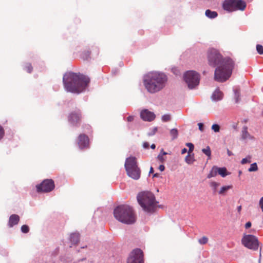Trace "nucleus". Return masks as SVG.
Listing matches in <instances>:
<instances>
[{"label": "nucleus", "instance_id": "obj_1", "mask_svg": "<svg viewBox=\"0 0 263 263\" xmlns=\"http://www.w3.org/2000/svg\"><path fill=\"white\" fill-rule=\"evenodd\" d=\"M208 58L210 66H217L214 72L215 80L223 82L230 77L234 67V62L231 59L223 58L219 52L215 49L209 51Z\"/></svg>", "mask_w": 263, "mask_h": 263}, {"label": "nucleus", "instance_id": "obj_2", "mask_svg": "<svg viewBox=\"0 0 263 263\" xmlns=\"http://www.w3.org/2000/svg\"><path fill=\"white\" fill-rule=\"evenodd\" d=\"M63 82L67 91L79 93L85 89L89 80L83 75L67 72L63 76Z\"/></svg>", "mask_w": 263, "mask_h": 263}, {"label": "nucleus", "instance_id": "obj_3", "mask_svg": "<svg viewBox=\"0 0 263 263\" xmlns=\"http://www.w3.org/2000/svg\"><path fill=\"white\" fill-rule=\"evenodd\" d=\"M167 81V77L162 73L151 72L147 74L144 80V84L151 93H155L162 89Z\"/></svg>", "mask_w": 263, "mask_h": 263}, {"label": "nucleus", "instance_id": "obj_4", "mask_svg": "<svg viewBox=\"0 0 263 263\" xmlns=\"http://www.w3.org/2000/svg\"><path fill=\"white\" fill-rule=\"evenodd\" d=\"M114 216L118 221L128 224L134 223L136 220L135 213L132 207L128 205H121L116 208Z\"/></svg>", "mask_w": 263, "mask_h": 263}, {"label": "nucleus", "instance_id": "obj_5", "mask_svg": "<svg viewBox=\"0 0 263 263\" xmlns=\"http://www.w3.org/2000/svg\"><path fill=\"white\" fill-rule=\"evenodd\" d=\"M137 200L143 210L147 212L153 213L157 208V202L154 195L148 191L139 193L137 195Z\"/></svg>", "mask_w": 263, "mask_h": 263}, {"label": "nucleus", "instance_id": "obj_6", "mask_svg": "<svg viewBox=\"0 0 263 263\" xmlns=\"http://www.w3.org/2000/svg\"><path fill=\"white\" fill-rule=\"evenodd\" d=\"M125 168L127 175L135 180L140 178L141 170L138 166L137 159L134 157H130L126 159L125 163Z\"/></svg>", "mask_w": 263, "mask_h": 263}, {"label": "nucleus", "instance_id": "obj_7", "mask_svg": "<svg viewBox=\"0 0 263 263\" xmlns=\"http://www.w3.org/2000/svg\"><path fill=\"white\" fill-rule=\"evenodd\" d=\"M246 3L242 0H225L222 4V8L228 12L237 10H244L246 8Z\"/></svg>", "mask_w": 263, "mask_h": 263}, {"label": "nucleus", "instance_id": "obj_8", "mask_svg": "<svg viewBox=\"0 0 263 263\" xmlns=\"http://www.w3.org/2000/svg\"><path fill=\"white\" fill-rule=\"evenodd\" d=\"M184 79L190 89L194 88L199 83V75L194 71H189L184 73Z\"/></svg>", "mask_w": 263, "mask_h": 263}, {"label": "nucleus", "instance_id": "obj_9", "mask_svg": "<svg viewBox=\"0 0 263 263\" xmlns=\"http://www.w3.org/2000/svg\"><path fill=\"white\" fill-rule=\"evenodd\" d=\"M242 243L246 248L257 250L259 247V242L256 237L252 235H245L241 240Z\"/></svg>", "mask_w": 263, "mask_h": 263}, {"label": "nucleus", "instance_id": "obj_10", "mask_svg": "<svg viewBox=\"0 0 263 263\" xmlns=\"http://www.w3.org/2000/svg\"><path fill=\"white\" fill-rule=\"evenodd\" d=\"M127 263H144V255L140 249L133 250L129 255Z\"/></svg>", "mask_w": 263, "mask_h": 263}, {"label": "nucleus", "instance_id": "obj_11", "mask_svg": "<svg viewBox=\"0 0 263 263\" xmlns=\"http://www.w3.org/2000/svg\"><path fill=\"white\" fill-rule=\"evenodd\" d=\"M54 183L52 179H45L36 186L37 192H49L54 188Z\"/></svg>", "mask_w": 263, "mask_h": 263}, {"label": "nucleus", "instance_id": "obj_12", "mask_svg": "<svg viewBox=\"0 0 263 263\" xmlns=\"http://www.w3.org/2000/svg\"><path fill=\"white\" fill-rule=\"evenodd\" d=\"M82 118V112L80 109L71 112L68 116L69 122L73 126H78Z\"/></svg>", "mask_w": 263, "mask_h": 263}, {"label": "nucleus", "instance_id": "obj_13", "mask_svg": "<svg viewBox=\"0 0 263 263\" xmlns=\"http://www.w3.org/2000/svg\"><path fill=\"white\" fill-rule=\"evenodd\" d=\"M78 144L81 149L89 147V138L85 134H80L78 138Z\"/></svg>", "mask_w": 263, "mask_h": 263}, {"label": "nucleus", "instance_id": "obj_14", "mask_svg": "<svg viewBox=\"0 0 263 263\" xmlns=\"http://www.w3.org/2000/svg\"><path fill=\"white\" fill-rule=\"evenodd\" d=\"M140 117L145 121L151 122L155 119L156 115L148 109H143L140 112Z\"/></svg>", "mask_w": 263, "mask_h": 263}, {"label": "nucleus", "instance_id": "obj_15", "mask_svg": "<svg viewBox=\"0 0 263 263\" xmlns=\"http://www.w3.org/2000/svg\"><path fill=\"white\" fill-rule=\"evenodd\" d=\"M20 221V217L16 214L11 215L9 219L8 225L10 228L13 227L14 225L17 224Z\"/></svg>", "mask_w": 263, "mask_h": 263}, {"label": "nucleus", "instance_id": "obj_16", "mask_svg": "<svg viewBox=\"0 0 263 263\" xmlns=\"http://www.w3.org/2000/svg\"><path fill=\"white\" fill-rule=\"evenodd\" d=\"M223 93L219 89H216L212 96V99L214 101H219L222 99Z\"/></svg>", "mask_w": 263, "mask_h": 263}, {"label": "nucleus", "instance_id": "obj_17", "mask_svg": "<svg viewBox=\"0 0 263 263\" xmlns=\"http://www.w3.org/2000/svg\"><path fill=\"white\" fill-rule=\"evenodd\" d=\"M91 51L89 48L82 51L80 54V57L83 60H87L90 58Z\"/></svg>", "mask_w": 263, "mask_h": 263}, {"label": "nucleus", "instance_id": "obj_18", "mask_svg": "<svg viewBox=\"0 0 263 263\" xmlns=\"http://www.w3.org/2000/svg\"><path fill=\"white\" fill-rule=\"evenodd\" d=\"M241 138L243 139H252L253 138L248 132V127L246 126L243 127L241 131Z\"/></svg>", "mask_w": 263, "mask_h": 263}, {"label": "nucleus", "instance_id": "obj_19", "mask_svg": "<svg viewBox=\"0 0 263 263\" xmlns=\"http://www.w3.org/2000/svg\"><path fill=\"white\" fill-rule=\"evenodd\" d=\"M205 15L208 18L210 19H213L217 17L218 13L216 11H213L210 9H208L205 12Z\"/></svg>", "mask_w": 263, "mask_h": 263}, {"label": "nucleus", "instance_id": "obj_20", "mask_svg": "<svg viewBox=\"0 0 263 263\" xmlns=\"http://www.w3.org/2000/svg\"><path fill=\"white\" fill-rule=\"evenodd\" d=\"M80 235L79 233H74L71 234L70 240L73 245H76L79 241Z\"/></svg>", "mask_w": 263, "mask_h": 263}, {"label": "nucleus", "instance_id": "obj_21", "mask_svg": "<svg viewBox=\"0 0 263 263\" xmlns=\"http://www.w3.org/2000/svg\"><path fill=\"white\" fill-rule=\"evenodd\" d=\"M233 186L232 185H227V186H223L221 187L220 190H219L218 193L220 195H225L226 193L229 190H230L232 189Z\"/></svg>", "mask_w": 263, "mask_h": 263}, {"label": "nucleus", "instance_id": "obj_22", "mask_svg": "<svg viewBox=\"0 0 263 263\" xmlns=\"http://www.w3.org/2000/svg\"><path fill=\"white\" fill-rule=\"evenodd\" d=\"M218 174L217 166H214L212 168L210 173L208 175V178H211L212 177H215Z\"/></svg>", "mask_w": 263, "mask_h": 263}, {"label": "nucleus", "instance_id": "obj_23", "mask_svg": "<svg viewBox=\"0 0 263 263\" xmlns=\"http://www.w3.org/2000/svg\"><path fill=\"white\" fill-rule=\"evenodd\" d=\"M218 174L221 177H224L228 175L227 173V170L226 167H217Z\"/></svg>", "mask_w": 263, "mask_h": 263}, {"label": "nucleus", "instance_id": "obj_24", "mask_svg": "<svg viewBox=\"0 0 263 263\" xmlns=\"http://www.w3.org/2000/svg\"><path fill=\"white\" fill-rule=\"evenodd\" d=\"M167 154L166 152H165L163 149H161V153L158 155L157 159L161 163H163L165 161V158L164 157V155Z\"/></svg>", "mask_w": 263, "mask_h": 263}, {"label": "nucleus", "instance_id": "obj_25", "mask_svg": "<svg viewBox=\"0 0 263 263\" xmlns=\"http://www.w3.org/2000/svg\"><path fill=\"white\" fill-rule=\"evenodd\" d=\"M185 161L189 164H193L195 161L194 155L192 156L190 154H188L185 158Z\"/></svg>", "mask_w": 263, "mask_h": 263}, {"label": "nucleus", "instance_id": "obj_26", "mask_svg": "<svg viewBox=\"0 0 263 263\" xmlns=\"http://www.w3.org/2000/svg\"><path fill=\"white\" fill-rule=\"evenodd\" d=\"M170 135L172 137V139L174 140L178 137V132L176 128L172 129L170 130Z\"/></svg>", "mask_w": 263, "mask_h": 263}, {"label": "nucleus", "instance_id": "obj_27", "mask_svg": "<svg viewBox=\"0 0 263 263\" xmlns=\"http://www.w3.org/2000/svg\"><path fill=\"white\" fill-rule=\"evenodd\" d=\"M24 68L28 73H31L33 70V67L29 63H26Z\"/></svg>", "mask_w": 263, "mask_h": 263}, {"label": "nucleus", "instance_id": "obj_28", "mask_svg": "<svg viewBox=\"0 0 263 263\" xmlns=\"http://www.w3.org/2000/svg\"><path fill=\"white\" fill-rule=\"evenodd\" d=\"M258 170V166L256 163H253L251 164L250 167L248 169L250 172H255Z\"/></svg>", "mask_w": 263, "mask_h": 263}, {"label": "nucleus", "instance_id": "obj_29", "mask_svg": "<svg viewBox=\"0 0 263 263\" xmlns=\"http://www.w3.org/2000/svg\"><path fill=\"white\" fill-rule=\"evenodd\" d=\"M202 152L207 156L210 157L211 155V151L210 148L209 146H208L205 148H203L202 149Z\"/></svg>", "mask_w": 263, "mask_h": 263}, {"label": "nucleus", "instance_id": "obj_30", "mask_svg": "<svg viewBox=\"0 0 263 263\" xmlns=\"http://www.w3.org/2000/svg\"><path fill=\"white\" fill-rule=\"evenodd\" d=\"M208 241V238L206 236H203L202 238L198 239V242L201 245L206 244Z\"/></svg>", "mask_w": 263, "mask_h": 263}, {"label": "nucleus", "instance_id": "obj_31", "mask_svg": "<svg viewBox=\"0 0 263 263\" xmlns=\"http://www.w3.org/2000/svg\"><path fill=\"white\" fill-rule=\"evenodd\" d=\"M240 93L239 90H236L235 91V102L238 103L240 100Z\"/></svg>", "mask_w": 263, "mask_h": 263}, {"label": "nucleus", "instance_id": "obj_32", "mask_svg": "<svg viewBox=\"0 0 263 263\" xmlns=\"http://www.w3.org/2000/svg\"><path fill=\"white\" fill-rule=\"evenodd\" d=\"M21 231L23 233H27L29 231V228L27 225L24 224L21 227Z\"/></svg>", "mask_w": 263, "mask_h": 263}, {"label": "nucleus", "instance_id": "obj_33", "mask_svg": "<svg viewBox=\"0 0 263 263\" xmlns=\"http://www.w3.org/2000/svg\"><path fill=\"white\" fill-rule=\"evenodd\" d=\"M162 120L163 122H168L171 120V117L170 115L166 114L162 117Z\"/></svg>", "mask_w": 263, "mask_h": 263}, {"label": "nucleus", "instance_id": "obj_34", "mask_svg": "<svg viewBox=\"0 0 263 263\" xmlns=\"http://www.w3.org/2000/svg\"><path fill=\"white\" fill-rule=\"evenodd\" d=\"M211 128L214 132L217 133L220 130V126L218 124H214L212 126Z\"/></svg>", "mask_w": 263, "mask_h": 263}, {"label": "nucleus", "instance_id": "obj_35", "mask_svg": "<svg viewBox=\"0 0 263 263\" xmlns=\"http://www.w3.org/2000/svg\"><path fill=\"white\" fill-rule=\"evenodd\" d=\"M186 145L189 148L188 154H191L194 150V146L192 143H187Z\"/></svg>", "mask_w": 263, "mask_h": 263}, {"label": "nucleus", "instance_id": "obj_36", "mask_svg": "<svg viewBox=\"0 0 263 263\" xmlns=\"http://www.w3.org/2000/svg\"><path fill=\"white\" fill-rule=\"evenodd\" d=\"M220 183L217 182H212L211 183V186L213 189L214 192H216L218 186H219Z\"/></svg>", "mask_w": 263, "mask_h": 263}, {"label": "nucleus", "instance_id": "obj_37", "mask_svg": "<svg viewBox=\"0 0 263 263\" xmlns=\"http://www.w3.org/2000/svg\"><path fill=\"white\" fill-rule=\"evenodd\" d=\"M256 50L257 52L260 54H263V46L261 45L258 44L256 46Z\"/></svg>", "mask_w": 263, "mask_h": 263}, {"label": "nucleus", "instance_id": "obj_38", "mask_svg": "<svg viewBox=\"0 0 263 263\" xmlns=\"http://www.w3.org/2000/svg\"><path fill=\"white\" fill-rule=\"evenodd\" d=\"M158 128L157 127H154L152 128L151 131L147 134L148 136H151L154 135L156 132H157Z\"/></svg>", "mask_w": 263, "mask_h": 263}, {"label": "nucleus", "instance_id": "obj_39", "mask_svg": "<svg viewBox=\"0 0 263 263\" xmlns=\"http://www.w3.org/2000/svg\"><path fill=\"white\" fill-rule=\"evenodd\" d=\"M4 135V128L0 125V139H1Z\"/></svg>", "mask_w": 263, "mask_h": 263}, {"label": "nucleus", "instance_id": "obj_40", "mask_svg": "<svg viewBox=\"0 0 263 263\" xmlns=\"http://www.w3.org/2000/svg\"><path fill=\"white\" fill-rule=\"evenodd\" d=\"M251 162V161L250 160H248L247 159V158H243L241 161V163L242 164H245L246 163H250Z\"/></svg>", "mask_w": 263, "mask_h": 263}, {"label": "nucleus", "instance_id": "obj_41", "mask_svg": "<svg viewBox=\"0 0 263 263\" xmlns=\"http://www.w3.org/2000/svg\"><path fill=\"white\" fill-rule=\"evenodd\" d=\"M198 125L199 126V129L201 131V132H203L204 130V128H203V123H199L198 124Z\"/></svg>", "mask_w": 263, "mask_h": 263}, {"label": "nucleus", "instance_id": "obj_42", "mask_svg": "<svg viewBox=\"0 0 263 263\" xmlns=\"http://www.w3.org/2000/svg\"><path fill=\"white\" fill-rule=\"evenodd\" d=\"M259 206L263 212V197H262L259 200Z\"/></svg>", "mask_w": 263, "mask_h": 263}, {"label": "nucleus", "instance_id": "obj_43", "mask_svg": "<svg viewBox=\"0 0 263 263\" xmlns=\"http://www.w3.org/2000/svg\"><path fill=\"white\" fill-rule=\"evenodd\" d=\"M252 223L251 222L248 221L245 224L246 229H249L251 227Z\"/></svg>", "mask_w": 263, "mask_h": 263}, {"label": "nucleus", "instance_id": "obj_44", "mask_svg": "<svg viewBox=\"0 0 263 263\" xmlns=\"http://www.w3.org/2000/svg\"><path fill=\"white\" fill-rule=\"evenodd\" d=\"M134 120V117L133 116H128L127 118V121L128 122H132Z\"/></svg>", "mask_w": 263, "mask_h": 263}, {"label": "nucleus", "instance_id": "obj_45", "mask_svg": "<svg viewBox=\"0 0 263 263\" xmlns=\"http://www.w3.org/2000/svg\"><path fill=\"white\" fill-rule=\"evenodd\" d=\"M143 146L145 148H148L149 147V144L148 142H144L143 144Z\"/></svg>", "mask_w": 263, "mask_h": 263}, {"label": "nucleus", "instance_id": "obj_46", "mask_svg": "<svg viewBox=\"0 0 263 263\" xmlns=\"http://www.w3.org/2000/svg\"><path fill=\"white\" fill-rule=\"evenodd\" d=\"M158 168L160 171L163 172L165 170V166L163 165H160Z\"/></svg>", "mask_w": 263, "mask_h": 263}, {"label": "nucleus", "instance_id": "obj_47", "mask_svg": "<svg viewBox=\"0 0 263 263\" xmlns=\"http://www.w3.org/2000/svg\"><path fill=\"white\" fill-rule=\"evenodd\" d=\"M227 154H228L229 156H232L233 155L232 152L231 151H230L229 149H227Z\"/></svg>", "mask_w": 263, "mask_h": 263}, {"label": "nucleus", "instance_id": "obj_48", "mask_svg": "<svg viewBox=\"0 0 263 263\" xmlns=\"http://www.w3.org/2000/svg\"><path fill=\"white\" fill-rule=\"evenodd\" d=\"M241 209H242V207H241V205H239L237 207V211L240 214V212H241Z\"/></svg>", "mask_w": 263, "mask_h": 263}, {"label": "nucleus", "instance_id": "obj_49", "mask_svg": "<svg viewBox=\"0 0 263 263\" xmlns=\"http://www.w3.org/2000/svg\"><path fill=\"white\" fill-rule=\"evenodd\" d=\"M187 152V149L185 148H184L183 149H182L181 151V154H185L186 152Z\"/></svg>", "mask_w": 263, "mask_h": 263}, {"label": "nucleus", "instance_id": "obj_50", "mask_svg": "<svg viewBox=\"0 0 263 263\" xmlns=\"http://www.w3.org/2000/svg\"><path fill=\"white\" fill-rule=\"evenodd\" d=\"M154 173V169L153 167H151L150 170H149V174L153 173Z\"/></svg>", "mask_w": 263, "mask_h": 263}, {"label": "nucleus", "instance_id": "obj_51", "mask_svg": "<svg viewBox=\"0 0 263 263\" xmlns=\"http://www.w3.org/2000/svg\"><path fill=\"white\" fill-rule=\"evenodd\" d=\"M159 174L156 173V174H154L153 178L158 177H159Z\"/></svg>", "mask_w": 263, "mask_h": 263}, {"label": "nucleus", "instance_id": "obj_52", "mask_svg": "<svg viewBox=\"0 0 263 263\" xmlns=\"http://www.w3.org/2000/svg\"><path fill=\"white\" fill-rule=\"evenodd\" d=\"M151 147L152 149H155V147H156V145H155V144H152V145H151Z\"/></svg>", "mask_w": 263, "mask_h": 263}, {"label": "nucleus", "instance_id": "obj_53", "mask_svg": "<svg viewBox=\"0 0 263 263\" xmlns=\"http://www.w3.org/2000/svg\"><path fill=\"white\" fill-rule=\"evenodd\" d=\"M241 174V171H240L239 172V175H240Z\"/></svg>", "mask_w": 263, "mask_h": 263}]
</instances>
